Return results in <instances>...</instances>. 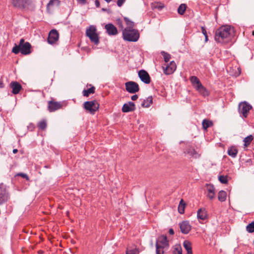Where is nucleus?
Here are the masks:
<instances>
[{
    "instance_id": "ea45409f",
    "label": "nucleus",
    "mask_w": 254,
    "mask_h": 254,
    "mask_svg": "<svg viewBox=\"0 0 254 254\" xmlns=\"http://www.w3.org/2000/svg\"><path fill=\"white\" fill-rule=\"evenodd\" d=\"M117 24L119 27L123 31L124 29L122 20L121 19H118L117 20Z\"/></svg>"
},
{
    "instance_id": "39448f33",
    "label": "nucleus",
    "mask_w": 254,
    "mask_h": 254,
    "mask_svg": "<svg viewBox=\"0 0 254 254\" xmlns=\"http://www.w3.org/2000/svg\"><path fill=\"white\" fill-rule=\"evenodd\" d=\"M190 81L193 87L200 95L204 97L209 95L208 90L202 85L197 77L195 76H191Z\"/></svg>"
},
{
    "instance_id": "a878e982",
    "label": "nucleus",
    "mask_w": 254,
    "mask_h": 254,
    "mask_svg": "<svg viewBox=\"0 0 254 254\" xmlns=\"http://www.w3.org/2000/svg\"><path fill=\"white\" fill-rule=\"evenodd\" d=\"M183 246L187 252V254H192L191 243L187 240L183 243Z\"/></svg>"
},
{
    "instance_id": "c85d7f7f",
    "label": "nucleus",
    "mask_w": 254,
    "mask_h": 254,
    "mask_svg": "<svg viewBox=\"0 0 254 254\" xmlns=\"http://www.w3.org/2000/svg\"><path fill=\"white\" fill-rule=\"evenodd\" d=\"M95 87L92 86L91 87H90V88H89L87 90L84 89L82 91V94L84 96L88 97L89 94H94L95 93Z\"/></svg>"
},
{
    "instance_id": "f704fd0d",
    "label": "nucleus",
    "mask_w": 254,
    "mask_h": 254,
    "mask_svg": "<svg viewBox=\"0 0 254 254\" xmlns=\"http://www.w3.org/2000/svg\"><path fill=\"white\" fill-rule=\"evenodd\" d=\"M187 8V5L185 4H181L178 7V12L181 14L183 15Z\"/></svg>"
},
{
    "instance_id": "3c124183",
    "label": "nucleus",
    "mask_w": 254,
    "mask_h": 254,
    "mask_svg": "<svg viewBox=\"0 0 254 254\" xmlns=\"http://www.w3.org/2000/svg\"><path fill=\"white\" fill-rule=\"evenodd\" d=\"M205 36V41L206 42L208 40V38L207 35H206Z\"/></svg>"
},
{
    "instance_id": "7ed1b4c3",
    "label": "nucleus",
    "mask_w": 254,
    "mask_h": 254,
    "mask_svg": "<svg viewBox=\"0 0 254 254\" xmlns=\"http://www.w3.org/2000/svg\"><path fill=\"white\" fill-rule=\"evenodd\" d=\"M156 254H164L166 250L169 247V243L166 235H160L158 237L156 242Z\"/></svg>"
},
{
    "instance_id": "58836bf2",
    "label": "nucleus",
    "mask_w": 254,
    "mask_h": 254,
    "mask_svg": "<svg viewBox=\"0 0 254 254\" xmlns=\"http://www.w3.org/2000/svg\"><path fill=\"white\" fill-rule=\"evenodd\" d=\"M126 254H138V252L136 248L131 250L127 249Z\"/></svg>"
},
{
    "instance_id": "a211bd4d",
    "label": "nucleus",
    "mask_w": 254,
    "mask_h": 254,
    "mask_svg": "<svg viewBox=\"0 0 254 254\" xmlns=\"http://www.w3.org/2000/svg\"><path fill=\"white\" fill-rule=\"evenodd\" d=\"M180 228L182 233L188 234L191 230V226L188 221H185L180 224Z\"/></svg>"
},
{
    "instance_id": "c9c22d12",
    "label": "nucleus",
    "mask_w": 254,
    "mask_h": 254,
    "mask_svg": "<svg viewBox=\"0 0 254 254\" xmlns=\"http://www.w3.org/2000/svg\"><path fill=\"white\" fill-rule=\"evenodd\" d=\"M246 230L249 233L254 232V222L249 224L246 227Z\"/></svg>"
},
{
    "instance_id": "412c9836",
    "label": "nucleus",
    "mask_w": 254,
    "mask_h": 254,
    "mask_svg": "<svg viewBox=\"0 0 254 254\" xmlns=\"http://www.w3.org/2000/svg\"><path fill=\"white\" fill-rule=\"evenodd\" d=\"M207 196L210 199H212L215 197V188L214 186L211 184H207Z\"/></svg>"
},
{
    "instance_id": "0eeeda50",
    "label": "nucleus",
    "mask_w": 254,
    "mask_h": 254,
    "mask_svg": "<svg viewBox=\"0 0 254 254\" xmlns=\"http://www.w3.org/2000/svg\"><path fill=\"white\" fill-rule=\"evenodd\" d=\"M84 108L87 112L94 115L98 110L99 104L96 100L86 101L84 103Z\"/></svg>"
},
{
    "instance_id": "f257e3e1",
    "label": "nucleus",
    "mask_w": 254,
    "mask_h": 254,
    "mask_svg": "<svg viewBox=\"0 0 254 254\" xmlns=\"http://www.w3.org/2000/svg\"><path fill=\"white\" fill-rule=\"evenodd\" d=\"M231 27L225 25L218 28L215 35V40L219 43H227L231 39Z\"/></svg>"
},
{
    "instance_id": "473e14b6",
    "label": "nucleus",
    "mask_w": 254,
    "mask_h": 254,
    "mask_svg": "<svg viewBox=\"0 0 254 254\" xmlns=\"http://www.w3.org/2000/svg\"><path fill=\"white\" fill-rule=\"evenodd\" d=\"M173 254H182V249L180 245H175L173 247Z\"/></svg>"
},
{
    "instance_id": "f3484780",
    "label": "nucleus",
    "mask_w": 254,
    "mask_h": 254,
    "mask_svg": "<svg viewBox=\"0 0 254 254\" xmlns=\"http://www.w3.org/2000/svg\"><path fill=\"white\" fill-rule=\"evenodd\" d=\"M122 110L124 113L134 111L135 110V104L132 102H129L128 103H126L123 105Z\"/></svg>"
},
{
    "instance_id": "09e8293b",
    "label": "nucleus",
    "mask_w": 254,
    "mask_h": 254,
    "mask_svg": "<svg viewBox=\"0 0 254 254\" xmlns=\"http://www.w3.org/2000/svg\"><path fill=\"white\" fill-rule=\"evenodd\" d=\"M169 233L170 235H174V231L172 228H170L169 230Z\"/></svg>"
},
{
    "instance_id": "79ce46f5",
    "label": "nucleus",
    "mask_w": 254,
    "mask_h": 254,
    "mask_svg": "<svg viewBox=\"0 0 254 254\" xmlns=\"http://www.w3.org/2000/svg\"><path fill=\"white\" fill-rule=\"evenodd\" d=\"M155 4V5H154V7L155 8H157L159 9H161L164 7V5L163 4H161V3L159 4V3H157Z\"/></svg>"
},
{
    "instance_id": "4468645a",
    "label": "nucleus",
    "mask_w": 254,
    "mask_h": 254,
    "mask_svg": "<svg viewBox=\"0 0 254 254\" xmlns=\"http://www.w3.org/2000/svg\"><path fill=\"white\" fill-rule=\"evenodd\" d=\"M138 76L141 80L145 84L150 83L151 79L148 73L145 70L141 69L138 72Z\"/></svg>"
},
{
    "instance_id": "37998d69",
    "label": "nucleus",
    "mask_w": 254,
    "mask_h": 254,
    "mask_svg": "<svg viewBox=\"0 0 254 254\" xmlns=\"http://www.w3.org/2000/svg\"><path fill=\"white\" fill-rule=\"evenodd\" d=\"M126 0H118L117 3L118 6L121 7L125 2Z\"/></svg>"
},
{
    "instance_id": "b1692460",
    "label": "nucleus",
    "mask_w": 254,
    "mask_h": 254,
    "mask_svg": "<svg viewBox=\"0 0 254 254\" xmlns=\"http://www.w3.org/2000/svg\"><path fill=\"white\" fill-rule=\"evenodd\" d=\"M153 103V97L152 96H149L146 99L143 100L141 103V106L144 108H148Z\"/></svg>"
},
{
    "instance_id": "49530a36",
    "label": "nucleus",
    "mask_w": 254,
    "mask_h": 254,
    "mask_svg": "<svg viewBox=\"0 0 254 254\" xmlns=\"http://www.w3.org/2000/svg\"><path fill=\"white\" fill-rule=\"evenodd\" d=\"M95 4L97 7H99L100 6V1L99 0H95Z\"/></svg>"
},
{
    "instance_id": "de8ad7c7",
    "label": "nucleus",
    "mask_w": 254,
    "mask_h": 254,
    "mask_svg": "<svg viewBox=\"0 0 254 254\" xmlns=\"http://www.w3.org/2000/svg\"><path fill=\"white\" fill-rule=\"evenodd\" d=\"M77 1L82 4H85L86 3V0H77Z\"/></svg>"
},
{
    "instance_id": "8fccbe9b",
    "label": "nucleus",
    "mask_w": 254,
    "mask_h": 254,
    "mask_svg": "<svg viewBox=\"0 0 254 254\" xmlns=\"http://www.w3.org/2000/svg\"><path fill=\"white\" fill-rule=\"evenodd\" d=\"M44 253V252L43 250H39L38 251V254H43Z\"/></svg>"
},
{
    "instance_id": "6e6552de",
    "label": "nucleus",
    "mask_w": 254,
    "mask_h": 254,
    "mask_svg": "<svg viewBox=\"0 0 254 254\" xmlns=\"http://www.w3.org/2000/svg\"><path fill=\"white\" fill-rule=\"evenodd\" d=\"M12 5L21 9H28V7L32 5L31 0H11Z\"/></svg>"
},
{
    "instance_id": "9b49d317",
    "label": "nucleus",
    "mask_w": 254,
    "mask_h": 254,
    "mask_svg": "<svg viewBox=\"0 0 254 254\" xmlns=\"http://www.w3.org/2000/svg\"><path fill=\"white\" fill-rule=\"evenodd\" d=\"M126 90L132 94L135 93L139 91V87L138 84L134 81H128L125 83Z\"/></svg>"
},
{
    "instance_id": "4c0bfd02",
    "label": "nucleus",
    "mask_w": 254,
    "mask_h": 254,
    "mask_svg": "<svg viewBox=\"0 0 254 254\" xmlns=\"http://www.w3.org/2000/svg\"><path fill=\"white\" fill-rule=\"evenodd\" d=\"M227 176L221 175L219 177V180L222 184H227L228 179Z\"/></svg>"
},
{
    "instance_id": "a19ab883",
    "label": "nucleus",
    "mask_w": 254,
    "mask_h": 254,
    "mask_svg": "<svg viewBox=\"0 0 254 254\" xmlns=\"http://www.w3.org/2000/svg\"><path fill=\"white\" fill-rule=\"evenodd\" d=\"M17 175L19 176L22 177L23 178L26 179L27 180H29L28 176L26 174H24V173H19V174H17Z\"/></svg>"
},
{
    "instance_id": "c03bdc74",
    "label": "nucleus",
    "mask_w": 254,
    "mask_h": 254,
    "mask_svg": "<svg viewBox=\"0 0 254 254\" xmlns=\"http://www.w3.org/2000/svg\"><path fill=\"white\" fill-rule=\"evenodd\" d=\"M201 32H202V34H203L204 36H205L206 35H207V34L206 30L205 28L204 27L202 26V27H201Z\"/></svg>"
},
{
    "instance_id": "4d7b16f0",
    "label": "nucleus",
    "mask_w": 254,
    "mask_h": 254,
    "mask_svg": "<svg viewBox=\"0 0 254 254\" xmlns=\"http://www.w3.org/2000/svg\"><path fill=\"white\" fill-rule=\"evenodd\" d=\"M254 49V47H253Z\"/></svg>"
},
{
    "instance_id": "aec40b11",
    "label": "nucleus",
    "mask_w": 254,
    "mask_h": 254,
    "mask_svg": "<svg viewBox=\"0 0 254 254\" xmlns=\"http://www.w3.org/2000/svg\"><path fill=\"white\" fill-rule=\"evenodd\" d=\"M60 0H50L47 5V11L50 12L52 8L55 6H58L60 4Z\"/></svg>"
},
{
    "instance_id": "e433bc0d",
    "label": "nucleus",
    "mask_w": 254,
    "mask_h": 254,
    "mask_svg": "<svg viewBox=\"0 0 254 254\" xmlns=\"http://www.w3.org/2000/svg\"><path fill=\"white\" fill-rule=\"evenodd\" d=\"M161 55L164 57V61L166 63H168L171 58V55L164 51L161 52Z\"/></svg>"
},
{
    "instance_id": "5fc2aeb1",
    "label": "nucleus",
    "mask_w": 254,
    "mask_h": 254,
    "mask_svg": "<svg viewBox=\"0 0 254 254\" xmlns=\"http://www.w3.org/2000/svg\"><path fill=\"white\" fill-rule=\"evenodd\" d=\"M252 34H253V35H254V31L252 32Z\"/></svg>"
},
{
    "instance_id": "9d476101",
    "label": "nucleus",
    "mask_w": 254,
    "mask_h": 254,
    "mask_svg": "<svg viewBox=\"0 0 254 254\" xmlns=\"http://www.w3.org/2000/svg\"><path fill=\"white\" fill-rule=\"evenodd\" d=\"M9 199V194L5 186L0 185V205L6 202Z\"/></svg>"
},
{
    "instance_id": "7c9ffc66",
    "label": "nucleus",
    "mask_w": 254,
    "mask_h": 254,
    "mask_svg": "<svg viewBox=\"0 0 254 254\" xmlns=\"http://www.w3.org/2000/svg\"><path fill=\"white\" fill-rule=\"evenodd\" d=\"M254 139V137L252 135H250L247 137H245L244 139V146L248 147L250 145L252 141Z\"/></svg>"
},
{
    "instance_id": "2eb2a0df",
    "label": "nucleus",
    "mask_w": 254,
    "mask_h": 254,
    "mask_svg": "<svg viewBox=\"0 0 254 254\" xmlns=\"http://www.w3.org/2000/svg\"><path fill=\"white\" fill-rule=\"evenodd\" d=\"M105 29L107 33L110 36L116 35L118 33L117 28L112 23L106 24Z\"/></svg>"
},
{
    "instance_id": "4be33fe9",
    "label": "nucleus",
    "mask_w": 254,
    "mask_h": 254,
    "mask_svg": "<svg viewBox=\"0 0 254 254\" xmlns=\"http://www.w3.org/2000/svg\"><path fill=\"white\" fill-rule=\"evenodd\" d=\"M198 219L204 220L207 218V213L205 209L200 208L198 210L197 213Z\"/></svg>"
},
{
    "instance_id": "c756f323",
    "label": "nucleus",
    "mask_w": 254,
    "mask_h": 254,
    "mask_svg": "<svg viewBox=\"0 0 254 254\" xmlns=\"http://www.w3.org/2000/svg\"><path fill=\"white\" fill-rule=\"evenodd\" d=\"M227 197V193L224 190H221L218 192V198L221 202L225 201Z\"/></svg>"
},
{
    "instance_id": "72a5a7b5",
    "label": "nucleus",
    "mask_w": 254,
    "mask_h": 254,
    "mask_svg": "<svg viewBox=\"0 0 254 254\" xmlns=\"http://www.w3.org/2000/svg\"><path fill=\"white\" fill-rule=\"evenodd\" d=\"M124 20L127 25V27L126 28H128L129 29H134L133 27L134 26V23L132 21H130L128 18L124 17Z\"/></svg>"
},
{
    "instance_id": "603ef678",
    "label": "nucleus",
    "mask_w": 254,
    "mask_h": 254,
    "mask_svg": "<svg viewBox=\"0 0 254 254\" xmlns=\"http://www.w3.org/2000/svg\"><path fill=\"white\" fill-rule=\"evenodd\" d=\"M17 151H18V150H17V149H13V152L14 153H17Z\"/></svg>"
},
{
    "instance_id": "bb28decb",
    "label": "nucleus",
    "mask_w": 254,
    "mask_h": 254,
    "mask_svg": "<svg viewBox=\"0 0 254 254\" xmlns=\"http://www.w3.org/2000/svg\"><path fill=\"white\" fill-rule=\"evenodd\" d=\"M186 204L184 201L183 199H181V200L180 201L179 206H178V212L181 214H183L185 212V208L186 207Z\"/></svg>"
},
{
    "instance_id": "f8f14e48",
    "label": "nucleus",
    "mask_w": 254,
    "mask_h": 254,
    "mask_svg": "<svg viewBox=\"0 0 254 254\" xmlns=\"http://www.w3.org/2000/svg\"><path fill=\"white\" fill-rule=\"evenodd\" d=\"M59 39V34L56 29L51 30L48 35L47 41L49 44L53 45L56 44Z\"/></svg>"
},
{
    "instance_id": "6ab92c4d",
    "label": "nucleus",
    "mask_w": 254,
    "mask_h": 254,
    "mask_svg": "<svg viewBox=\"0 0 254 254\" xmlns=\"http://www.w3.org/2000/svg\"><path fill=\"white\" fill-rule=\"evenodd\" d=\"M10 87L12 88V93L13 94H17L22 89L21 85L17 81H12L10 84Z\"/></svg>"
},
{
    "instance_id": "20e7f679",
    "label": "nucleus",
    "mask_w": 254,
    "mask_h": 254,
    "mask_svg": "<svg viewBox=\"0 0 254 254\" xmlns=\"http://www.w3.org/2000/svg\"><path fill=\"white\" fill-rule=\"evenodd\" d=\"M123 37L126 41L136 42L139 38V33L137 29L125 28L123 31Z\"/></svg>"
},
{
    "instance_id": "2f4dec72",
    "label": "nucleus",
    "mask_w": 254,
    "mask_h": 254,
    "mask_svg": "<svg viewBox=\"0 0 254 254\" xmlns=\"http://www.w3.org/2000/svg\"><path fill=\"white\" fill-rule=\"evenodd\" d=\"M47 124L46 121L42 120L37 124V127L39 129L45 130L47 128Z\"/></svg>"
},
{
    "instance_id": "1a4fd4ad",
    "label": "nucleus",
    "mask_w": 254,
    "mask_h": 254,
    "mask_svg": "<svg viewBox=\"0 0 254 254\" xmlns=\"http://www.w3.org/2000/svg\"><path fill=\"white\" fill-rule=\"evenodd\" d=\"M252 106L246 101L242 102L239 104V112L244 118H247Z\"/></svg>"
},
{
    "instance_id": "5701e85b",
    "label": "nucleus",
    "mask_w": 254,
    "mask_h": 254,
    "mask_svg": "<svg viewBox=\"0 0 254 254\" xmlns=\"http://www.w3.org/2000/svg\"><path fill=\"white\" fill-rule=\"evenodd\" d=\"M185 153L189 154L192 157L194 158H197L200 156V154H199L193 148L191 147L188 148Z\"/></svg>"
},
{
    "instance_id": "dca6fc26",
    "label": "nucleus",
    "mask_w": 254,
    "mask_h": 254,
    "mask_svg": "<svg viewBox=\"0 0 254 254\" xmlns=\"http://www.w3.org/2000/svg\"><path fill=\"white\" fill-rule=\"evenodd\" d=\"M63 105L61 102L50 101L48 102V109L51 112H54L62 108Z\"/></svg>"
},
{
    "instance_id": "393cba45",
    "label": "nucleus",
    "mask_w": 254,
    "mask_h": 254,
    "mask_svg": "<svg viewBox=\"0 0 254 254\" xmlns=\"http://www.w3.org/2000/svg\"><path fill=\"white\" fill-rule=\"evenodd\" d=\"M228 154L233 158L236 157L238 150L236 146H231L228 149Z\"/></svg>"
},
{
    "instance_id": "423d86ee",
    "label": "nucleus",
    "mask_w": 254,
    "mask_h": 254,
    "mask_svg": "<svg viewBox=\"0 0 254 254\" xmlns=\"http://www.w3.org/2000/svg\"><path fill=\"white\" fill-rule=\"evenodd\" d=\"M86 35L90 40L91 42L95 45H98L99 43V37L97 33V29L95 25H90L86 29Z\"/></svg>"
},
{
    "instance_id": "6e6d98bb",
    "label": "nucleus",
    "mask_w": 254,
    "mask_h": 254,
    "mask_svg": "<svg viewBox=\"0 0 254 254\" xmlns=\"http://www.w3.org/2000/svg\"><path fill=\"white\" fill-rule=\"evenodd\" d=\"M165 93H163V96H165Z\"/></svg>"
},
{
    "instance_id": "cd10ccee",
    "label": "nucleus",
    "mask_w": 254,
    "mask_h": 254,
    "mask_svg": "<svg viewBox=\"0 0 254 254\" xmlns=\"http://www.w3.org/2000/svg\"><path fill=\"white\" fill-rule=\"evenodd\" d=\"M202 125L203 128L206 130L208 127L213 126V123L208 120L204 119L202 122Z\"/></svg>"
},
{
    "instance_id": "864d4df0",
    "label": "nucleus",
    "mask_w": 254,
    "mask_h": 254,
    "mask_svg": "<svg viewBox=\"0 0 254 254\" xmlns=\"http://www.w3.org/2000/svg\"><path fill=\"white\" fill-rule=\"evenodd\" d=\"M105 1H106L107 2L109 3L110 2H111L112 0H104Z\"/></svg>"
},
{
    "instance_id": "ddd939ff",
    "label": "nucleus",
    "mask_w": 254,
    "mask_h": 254,
    "mask_svg": "<svg viewBox=\"0 0 254 254\" xmlns=\"http://www.w3.org/2000/svg\"><path fill=\"white\" fill-rule=\"evenodd\" d=\"M177 65L174 61L171 62L163 66L164 73L165 74L169 75L173 73L176 69Z\"/></svg>"
},
{
    "instance_id": "a18cd8bd",
    "label": "nucleus",
    "mask_w": 254,
    "mask_h": 254,
    "mask_svg": "<svg viewBox=\"0 0 254 254\" xmlns=\"http://www.w3.org/2000/svg\"><path fill=\"white\" fill-rule=\"evenodd\" d=\"M138 98V96L137 95L135 94V95H132L131 97V99L133 101H135Z\"/></svg>"
},
{
    "instance_id": "f03ea898",
    "label": "nucleus",
    "mask_w": 254,
    "mask_h": 254,
    "mask_svg": "<svg viewBox=\"0 0 254 254\" xmlns=\"http://www.w3.org/2000/svg\"><path fill=\"white\" fill-rule=\"evenodd\" d=\"M12 52L17 54L20 52L22 55H27L31 53V45L30 43L25 42L23 38L20 39L18 45H15L12 50Z\"/></svg>"
}]
</instances>
